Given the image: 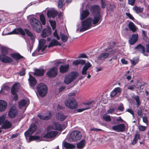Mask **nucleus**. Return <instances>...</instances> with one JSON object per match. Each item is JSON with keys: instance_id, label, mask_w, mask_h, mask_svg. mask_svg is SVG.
Segmentation results:
<instances>
[{"instance_id": "obj_8", "label": "nucleus", "mask_w": 149, "mask_h": 149, "mask_svg": "<svg viewBox=\"0 0 149 149\" xmlns=\"http://www.w3.org/2000/svg\"><path fill=\"white\" fill-rule=\"evenodd\" d=\"M81 137V132L78 130L73 131L71 132L70 135V138L74 141L80 139Z\"/></svg>"}, {"instance_id": "obj_44", "label": "nucleus", "mask_w": 149, "mask_h": 149, "mask_svg": "<svg viewBox=\"0 0 149 149\" xmlns=\"http://www.w3.org/2000/svg\"><path fill=\"white\" fill-rule=\"evenodd\" d=\"M103 119L106 122H108L111 120V118L109 115L104 114L102 116Z\"/></svg>"}, {"instance_id": "obj_12", "label": "nucleus", "mask_w": 149, "mask_h": 149, "mask_svg": "<svg viewBox=\"0 0 149 149\" xmlns=\"http://www.w3.org/2000/svg\"><path fill=\"white\" fill-rule=\"evenodd\" d=\"M90 10L93 14H100L101 9L100 6L97 5H94L90 7Z\"/></svg>"}, {"instance_id": "obj_37", "label": "nucleus", "mask_w": 149, "mask_h": 149, "mask_svg": "<svg viewBox=\"0 0 149 149\" xmlns=\"http://www.w3.org/2000/svg\"><path fill=\"white\" fill-rule=\"evenodd\" d=\"M28 136L29 137V142L33 141H40V137L39 136L31 135L29 136Z\"/></svg>"}, {"instance_id": "obj_26", "label": "nucleus", "mask_w": 149, "mask_h": 149, "mask_svg": "<svg viewBox=\"0 0 149 149\" xmlns=\"http://www.w3.org/2000/svg\"><path fill=\"white\" fill-rule=\"evenodd\" d=\"M90 13L89 10L87 9L82 11L81 13L80 19L81 20H83L86 18L89 15Z\"/></svg>"}, {"instance_id": "obj_17", "label": "nucleus", "mask_w": 149, "mask_h": 149, "mask_svg": "<svg viewBox=\"0 0 149 149\" xmlns=\"http://www.w3.org/2000/svg\"><path fill=\"white\" fill-rule=\"evenodd\" d=\"M138 35L137 33L133 34L129 40V43L130 45H133L138 40Z\"/></svg>"}, {"instance_id": "obj_23", "label": "nucleus", "mask_w": 149, "mask_h": 149, "mask_svg": "<svg viewBox=\"0 0 149 149\" xmlns=\"http://www.w3.org/2000/svg\"><path fill=\"white\" fill-rule=\"evenodd\" d=\"M12 124L8 120H6L4 121V123L1 126V128L7 129L11 127Z\"/></svg>"}, {"instance_id": "obj_5", "label": "nucleus", "mask_w": 149, "mask_h": 149, "mask_svg": "<svg viewBox=\"0 0 149 149\" xmlns=\"http://www.w3.org/2000/svg\"><path fill=\"white\" fill-rule=\"evenodd\" d=\"M92 19L88 17L82 22V27L80 29V32H83L91 28L92 26Z\"/></svg>"}, {"instance_id": "obj_64", "label": "nucleus", "mask_w": 149, "mask_h": 149, "mask_svg": "<svg viewBox=\"0 0 149 149\" xmlns=\"http://www.w3.org/2000/svg\"><path fill=\"white\" fill-rule=\"evenodd\" d=\"M77 93V92L76 91H72L71 93H69L68 94V95L69 96H74L76 95Z\"/></svg>"}, {"instance_id": "obj_2", "label": "nucleus", "mask_w": 149, "mask_h": 149, "mask_svg": "<svg viewBox=\"0 0 149 149\" xmlns=\"http://www.w3.org/2000/svg\"><path fill=\"white\" fill-rule=\"evenodd\" d=\"M24 31L21 28L15 29L9 33L10 34H18L20 33L22 35L24 36L25 33L26 35L29 37L31 40H33L34 38L33 34L28 29H24Z\"/></svg>"}, {"instance_id": "obj_14", "label": "nucleus", "mask_w": 149, "mask_h": 149, "mask_svg": "<svg viewBox=\"0 0 149 149\" xmlns=\"http://www.w3.org/2000/svg\"><path fill=\"white\" fill-rule=\"evenodd\" d=\"M94 101H88L86 102H84L83 104L85 105H88V106L85 108L80 109H77V111L78 112H81L84 110L92 108L93 107V105L92 104L93 102Z\"/></svg>"}, {"instance_id": "obj_60", "label": "nucleus", "mask_w": 149, "mask_h": 149, "mask_svg": "<svg viewBox=\"0 0 149 149\" xmlns=\"http://www.w3.org/2000/svg\"><path fill=\"white\" fill-rule=\"evenodd\" d=\"M45 42L46 40L45 39H41L39 40V44L44 45Z\"/></svg>"}, {"instance_id": "obj_30", "label": "nucleus", "mask_w": 149, "mask_h": 149, "mask_svg": "<svg viewBox=\"0 0 149 149\" xmlns=\"http://www.w3.org/2000/svg\"><path fill=\"white\" fill-rule=\"evenodd\" d=\"M61 44L58 41L55 39H53L52 40L48 46L49 47H52L54 46L60 45Z\"/></svg>"}, {"instance_id": "obj_31", "label": "nucleus", "mask_w": 149, "mask_h": 149, "mask_svg": "<svg viewBox=\"0 0 149 149\" xmlns=\"http://www.w3.org/2000/svg\"><path fill=\"white\" fill-rule=\"evenodd\" d=\"M10 56L13 58L16 61L24 58L23 56H21L19 53H18L11 54Z\"/></svg>"}, {"instance_id": "obj_49", "label": "nucleus", "mask_w": 149, "mask_h": 149, "mask_svg": "<svg viewBox=\"0 0 149 149\" xmlns=\"http://www.w3.org/2000/svg\"><path fill=\"white\" fill-rule=\"evenodd\" d=\"M51 26L53 30H54L56 27V22L54 21H51L50 22Z\"/></svg>"}, {"instance_id": "obj_21", "label": "nucleus", "mask_w": 149, "mask_h": 149, "mask_svg": "<svg viewBox=\"0 0 149 149\" xmlns=\"http://www.w3.org/2000/svg\"><path fill=\"white\" fill-rule=\"evenodd\" d=\"M121 91L122 89L121 88L119 87L116 88L111 92L110 96L111 97H113L118 94H120Z\"/></svg>"}, {"instance_id": "obj_47", "label": "nucleus", "mask_w": 149, "mask_h": 149, "mask_svg": "<svg viewBox=\"0 0 149 149\" xmlns=\"http://www.w3.org/2000/svg\"><path fill=\"white\" fill-rule=\"evenodd\" d=\"M58 116L60 120L61 121H63L67 117V116L60 113H58Z\"/></svg>"}, {"instance_id": "obj_41", "label": "nucleus", "mask_w": 149, "mask_h": 149, "mask_svg": "<svg viewBox=\"0 0 149 149\" xmlns=\"http://www.w3.org/2000/svg\"><path fill=\"white\" fill-rule=\"evenodd\" d=\"M128 27L133 32H135L136 30V28L134 23L132 22H130L128 24Z\"/></svg>"}, {"instance_id": "obj_35", "label": "nucleus", "mask_w": 149, "mask_h": 149, "mask_svg": "<svg viewBox=\"0 0 149 149\" xmlns=\"http://www.w3.org/2000/svg\"><path fill=\"white\" fill-rule=\"evenodd\" d=\"M140 138L141 136L140 134H135L134 135V138L131 142V144H132V145H135L137 143L138 140L140 139Z\"/></svg>"}, {"instance_id": "obj_62", "label": "nucleus", "mask_w": 149, "mask_h": 149, "mask_svg": "<svg viewBox=\"0 0 149 149\" xmlns=\"http://www.w3.org/2000/svg\"><path fill=\"white\" fill-rule=\"evenodd\" d=\"M87 56L85 54L81 53L80 54L79 56V58H87Z\"/></svg>"}, {"instance_id": "obj_39", "label": "nucleus", "mask_w": 149, "mask_h": 149, "mask_svg": "<svg viewBox=\"0 0 149 149\" xmlns=\"http://www.w3.org/2000/svg\"><path fill=\"white\" fill-rule=\"evenodd\" d=\"M115 8L116 6L114 4H111L110 3H108V5L107 6L106 8L107 10L110 11H112Z\"/></svg>"}, {"instance_id": "obj_18", "label": "nucleus", "mask_w": 149, "mask_h": 149, "mask_svg": "<svg viewBox=\"0 0 149 149\" xmlns=\"http://www.w3.org/2000/svg\"><path fill=\"white\" fill-rule=\"evenodd\" d=\"M28 81L30 86L32 88H34L37 83V81L36 78L32 75L29 74Z\"/></svg>"}, {"instance_id": "obj_56", "label": "nucleus", "mask_w": 149, "mask_h": 149, "mask_svg": "<svg viewBox=\"0 0 149 149\" xmlns=\"http://www.w3.org/2000/svg\"><path fill=\"white\" fill-rule=\"evenodd\" d=\"M144 84H145L143 83H141L139 84V86L137 87V88L141 90H143L144 88Z\"/></svg>"}, {"instance_id": "obj_7", "label": "nucleus", "mask_w": 149, "mask_h": 149, "mask_svg": "<svg viewBox=\"0 0 149 149\" xmlns=\"http://www.w3.org/2000/svg\"><path fill=\"white\" fill-rule=\"evenodd\" d=\"M65 105L70 109H75L78 107L76 100L73 98L68 99L65 101Z\"/></svg>"}, {"instance_id": "obj_25", "label": "nucleus", "mask_w": 149, "mask_h": 149, "mask_svg": "<svg viewBox=\"0 0 149 149\" xmlns=\"http://www.w3.org/2000/svg\"><path fill=\"white\" fill-rule=\"evenodd\" d=\"M51 127L53 130H61L62 129L61 125L58 122H54L51 126Z\"/></svg>"}, {"instance_id": "obj_38", "label": "nucleus", "mask_w": 149, "mask_h": 149, "mask_svg": "<svg viewBox=\"0 0 149 149\" xmlns=\"http://www.w3.org/2000/svg\"><path fill=\"white\" fill-rule=\"evenodd\" d=\"M64 147L66 149H73L75 147V146L66 142H65L63 145Z\"/></svg>"}, {"instance_id": "obj_40", "label": "nucleus", "mask_w": 149, "mask_h": 149, "mask_svg": "<svg viewBox=\"0 0 149 149\" xmlns=\"http://www.w3.org/2000/svg\"><path fill=\"white\" fill-rule=\"evenodd\" d=\"M60 35L61 40L64 42H67L68 39V36L65 35L63 33L61 32H60Z\"/></svg>"}, {"instance_id": "obj_53", "label": "nucleus", "mask_w": 149, "mask_h": 149, "mask_svg": "<svg viewBox=\"0 0 149 149\" xmlns=\"http://www.w3.org/2000/svg\"><path fill=\"white\" fill-rule=\"evenodd\" d=\"M84 66L83 67V68L86 69V70H88V69L90 68L91 66V64L89 62L85 63Z\"/></svg>"}, {"instance_id": "obj_32", "label": "nucleus", "mask_w": 149, "mask_h": 149, "mask_svg": "<svg viewBox=\"0 0 149 149\" xmlns=\"http://www.w3.org/2000/svg\"><path fill=\"white\" fill-rule=\"evenodd\" d=\"M19 84V83L17 82L15 83L12 86L11 90V92L13 95L16 94V92L17 91L18 88L17 86Z\"/></svg>"}, {"instance_id": "obj_51", "label": "nucleus", "mask_w": 149, "mask_h": 149, "mask_svg": "<svg viewBox=\"0 0 149 149\" xmlns=\"http://www.w3.org/2000/svg\"><path fill=\"white\" fill-rule=\"evenodd\" d=\"M6 118V117L5 115H2L1 116H0V125L3 123Z\"/></svg>"}, {"instance_id": "obj_63", "label": "nucleus", "mask_w": 149, "mask_h": 149, "mask_svg": "<svg viewBox=\"0 0 149 149\" xmlns=\"http://www.w3.org/2000/svg\"><path fill=\"white\" fill-rule=\"evenodd\" d=\"M43 46L44 45L39 44L37 50L38 52H39L40 50H41L42 52V49Z\"/></svg>"}, {"instance_id": "obj_59", "label": "nucleus", "mask_w": 149, "mask_h": 149, "mask_svg": "<svg viewBox=\"0 0 149 149\" xmlns=\"http://www.w3.org/2000/svg\"><path fill=\"white\" fill-rule=\"evenodd\" d=\"M126 15L127 16L128 18L130 19L133 20L134 18L133 16L130 13H126Z\"/></svg>"}, {"instance_id": "obj_27", "label": "nucleus", "mask_w": 149, "mask_h": 149, "mask_svg": "<svg viewBox=\"0 0 149 149\" xmlns=\"http://www.w3.org/2000/svg\"><path fill=\"white\" fill-rule=\"evenodd\" d=\"M85 63L86 61L84 60L79 59L74 61L72 64L73 66H77L79 65H83Z\"/></svg>"}, {"instance_id": "obj_1", "label": "nucleus", "mask_w": 149, "mask_h": 149, "mask_svg": "<svg viewBox=\"0 0 149 149\" xmlns=\"http://www.w3.org/2000/svg\"><path fill=\"white\" fill-rule=\"evenodd\" d=\"M1 54H0V60L4 63H12L13 60L9 57L6 56L8 54V50L6 47L2 46L1 47Z\"/></svg>"}, {"instance_id": "obj_55", "label": "nucleus", "mask_w": 149, "mask_h": 149, "mask_svg": "<svg viewBox=\"0 0 149 149\" xmlns=\"http://www.w3.org/2000/svg\"><path fill=\"white\" fill-rule=\"evenodd\" d=\"M53 35L54 37L56 38L57 40H59L60 39V37L57 33V31L56 29L55 30L54 33Z\"/></svg>"}, {"instance_id": "obj_4", "label": "nucleus", "mask_w": 149, "mask_h": 149, "mask_svg": "<svg viewBox=\"0 0 149 149\" xmlns=\"http://www.w3.org/2000/svg\"><path fill=\"white\" fill-rule=\"evenodd\" d=\"M29 21L30 23L35 31L38 33H39L42 28L40 22L34 17L31 18Z\"/></svg>"}, {"instance_id": "obj_29", "label": "nucleus", "mask_w": 149, "mask_h": 149, "mask_svg": "<svg viewBox=\"0 0 149 149\" xmlns=\"http://www.w3.org/2000/svg\"><path fill=\"white\" fill-rule=\"evenodd\" d=\"M86 143V140L82 139L77 144V148L78 149H82L85 146Z\"/></svg>"}, {"instance_id": "obj_9", "label": "nucleus", "mask_w": 149, "mask_h": 149, "mask_svg": "<svg viewBox=\"0 0 149 149\" xmlns=\"http://www.w3.org/2000/svg\"><path fill=\"white\" fill-rule=\"evenodd\" d=\"M18 114V111L16 107L12 106L10 109L8 114V117L11 119H12L16 117Z\"/></svg>"}, {"instance_id": "obj_57", "label": "nucleus", "mask_w": 149, "mask_h": 149, "mask_svg": "<svg viewBox=\"0 0 149 149\" xmlns=\"http://www.w3.org/2000/svg\"><path fill=\"white\" fill-rule=\"evenodd\" d=\"M52 117V114L50 112L49 113L48 115L44 116V120H47L49 119Z\"/></svg>"}, {"instance_id": "obj_13", "label": "nucleus", "mask_w": 149, "mask_h": 149, "mask_svg": "<svg viewBox=\"0 0 149 149\" xmlns=\"http://www.w3.org/2000/svg\"><path fill=\"white\" fill-rule=\"evenodd\" d=\"M125 125L124 124H120L117 125L113 126L112 129L117 132H123L125 130Z\"/></svg>"}, {"instance_id": "obj_46", "label": "nucleus", "mask_w": 149, "mask_h": 149, "mask_svg": "<svg viewBox=\"0 0 149 149\" xmlns=\"http://www.w3.org/2000/svg\"><path fill=\"white\" fill-rule=\"evenodd\" d=\"M40 18L42 24L45 25L46 23L45 19L44 16L43 14H41L40 15Z\"/></svg>"}, {"instance_id": "obj_20", "label": "nucleus", "mask_w": 149, "mask_h": 149, "mask_svg": "<svg viewBox=\"0 0 149 149\" xmlns=\"http://www.w3.org/2000/svg\"><path fill=\"white\" fill-rule=\"evenodd\" d=\"M110 55L109 53L104 52L102 53L97 57L98 61H104Z\"/></svg>"}, {"instance_id": "obj_10", "label": "nucleus", "mask_w": 149, "mask_h": 149, "mask_svg": "<svg viewBox=\"0 0 149 149\" xmlns=\"http://www.w3.org/2000/svg\"><path fill=\"white\" fill-rule=\"evenodd\" d=\"M36 125L35 124H32L30 126L29 129L24 133L26 136H29L32 134L36 130Z\"/></svg>"}, {"instance_id": "obj_3", "label": "nucleus", "mask_w": 149, "mask_h": 149, "mask_svg": "<svg viewBox=\"0 0 149 149\" xmlns=\"http://www.w3.org/2000/svg\"><path fill=\"white\" fill-rule=\"evenodd\" d=\"M36 89L39 95L42 97L46 95L48 90L47 86L42 83H40L36 86Z\"/></svg>"}, {"instance_id": "obj_36", "label": "nucleus", "mask_w": 149, "mask_h": 149, "mask_svg": "<svg viewBox=\"0 0 149 149\" xmlns=\"http://www.w3.org/2000/svg\"><path fill=\"white\" fill-rule=\"evenodd\" d=\"M133 10L136 13H141L143 12V8L140 6H138L136 5L132 8Z\"/></svg>"}, {"instance_id": "obj_52", "label": "nucleus", "mask_w": 149, "mask_h": 149, "mask_svg": "<svg viewBox=\"0 0 149 149\" xmlns=\"http://www.w3.org/2000/svg\"><path fill=\"white\" fill-rule=\"evenodd\" d=\"M130 62L132 65L134 66L138 63L139 60L137 59H134L133 60H131Z\"/></svg>"}, {"instance_id": "obj_54", "label": "nucleus", "mask_w": 149, "mask_h": 149, "mask_svg": "<svg viewBox=\"0 0 149 149\" xmlns=\"http://www.w3.org/2000/svg\"><path fill=\"white\" fill-rule=\"evenodd\" d=\"M137 113L138 116L140 117L141 118L143 117V114L142 110L141 108H140L137 111Z\"/></svg>"}, {"instance_id": "obj_48", "label": "nucleus", "mask_w": 149, "mask_h": 149, "mask_svg": "<svg viewBox=\"0 0 149 149\" xmlns=\"http://www.w3.org/2000/svg\"><path fill=\"white\" fill-rule=\"evenodd\" d=\"M25 69L22 68L21 69V70L18 73V74L21 76H24L25 74Z\"/></svg>"}, {"instance_id": "obj_24", "label": "nucleus", "mask_w": 149, "mask_h": 149, "mask_svg": "<svg viewBox=\"0 0 149 149\" xmlns=\"http://www.w3.org/2000/svg\"><path fill=\"white\" fill-rule=\"evenodd\" d=\"M69 69V65L67 64L65 65H61L59 68L60 72L61 73H64L68 72Z\"/></svg>"}, {"instance_id": "obj_43", "label": "nucleus", "mask_w": 149, "mask_h": 149, "mask_svg": "<svg viewBox=\"0 0 149 149\" xmlns=\"http://www.w3.org/2000/svg\"><path fill=\"white\" fill-rule=\"evenodd\" d=\"M108 5L106 0H101V6L102 9H104L106 8Z\"/></svg>"}, {"instance_id": "obj_45", "label": "nucleus", "mask_w": 149, "mask_h": 149, "mask_svg": "<svg viewBox=\"0 0 149 149\" xmlns=\"http://www.w3.org/2000/svg\"><path fill=\"white\" fill-rule=\"evenodd\" d=\"M134 98L136 102V105L137 107L139 106L141 104V102L139 98V96L138 95L135 96L134 97Z\"/></svg>"}, {"instance_id": "obj_33", "label": "nucleus", "mask_w": 149, "mask_h": 149, "mask_svg": "<svg viewBox=\"0 0 149 149\" xmlns=\"http://www.w3.org/2000/svg\"><path fill=\"white\" fill-rule=\"evenodd\" d=\"M34 74L37 76H42L44 72V70L41 69H36L34 70Z\"/></svg>"}, {"instance_id": "obj_42", "label": "nucleus", "mask_w": 149, "mask_h": 149, "mask_svg": "<svg viewBox=\"0 0 149 149\" xmlns=\"http://www.w3.org/2000/svg\"><path fill=\"white\" fill-rule=\"evenodd\" d=\"M27 104V101L25 100L22 99L19 103V106L20 109H21Z\"/></svg>"}, {"instance_id": "obj_34", "label": "nucleus", "mask_w": 149, "mask_h": 149, "mask_svg": "<svg viewBox=\"0 0 149 149\" xmlns=\"http://www.w3.org/2000/svg\"><path fill=\"white\" fill-rule=\"evenodd\" d=\"M51 34V31L45 28L43 29L41 36L43 38H46Z\"/></svg>"}, {"instance_id": "obj_61", "label": "nucleus", "mask_w": 149, "mask_h": 149, "mask_svg": "<svg viewBox=\"0 0 149 149\" xmlns=\"http://www.w3.org/2000/svg\"><path fill=\"white\" fill-rule=\"evenodd\" d=\"M146 127L142 125H141L139 127V130L141 131H143L145 130Z\"/></svg>"}, {"instance_id": "obj_11", "label": "nucleus", "mask_w": 149, "mask_h": 149, "mask_svg": "<svg viewBox=\"0 0 149 149\" xmlns=\"http://www.w3.org/2000/svg\"><path fill=\"white\" fill-rule=\"evenodd\" d=\"M58 69L56 67L51 68L47 72V75L50 78L55 77L57 75Z\"/></svg>"}, {"instance_id": "obj_6", "label": "nucleus", "mask_w": 149, "mask_h": 149, "mask_svg": "<svg viewBox=\"0 0 149 149\" xmlns=\"http://www.w3.org/2000/svg\"><path fill=\"white\" fill-rule=\"evenodd\" d=\"M79 75V73L77 72H72L70 74L66 76L65 78L64 82L67 84H69L75 79Z\"/></svg>"}, {"instance_id": "obj_28", "label": "nucleus", "mask_w": 149, "mask_h": 149, "mask_svg": "<svg viewBox=\"0 0 149 149\" xmlns=\"http://www.w3.org/2000/svg\"><path fill=\"white\" fill-rule=\"evenodd\" d=\"M7 104L5 101L0 100V111L5 110L7 107Z\"/></svg>"}, {"instance_id": "obj_58", "label": "nucleus", "mask_w": 149, "mask_h": 149, "mask_svg": "<svg viewBox=\"0 0 149 149\" xmlns=\"http://www.w3.org/2000/svg\"><path fill=\"white\" fill-rule=\"evenodd\" d=\"M136 0H128V4L132 6H134Z\"/></svg>"}, {"instance_id": "obj_15", "label": "nucleus", "mask_w": 149, "mask_h": 149, "mask_svg": "<svg viewBox=\"0 0 149 149\" xmlns=\"http://www.w3.org/2000/svg\"><path fill=\"white\" fill-rule=\"evenodd\" d=\"M58 134V132L57 131H49L45 134L43 137L47 139H51L56 136Z\"/></svg>"}, {"instance_id": "obj_22", "label": "nucleus", "mask_w": 149, "mask_h": 149, "mask_svg": "<svg viewBox=\"0 0 149 149\" xmlns=\"http://www.w3.org/2000/svg\"><path fill=\"white\" fill-rule=\"evenodd\" d=\"M58 14V12L55 10H48L47 13V17L49 18H54Z\"/></svg>"}, {"instance_id": "obj_50", "label": "nucleus", "mask_w": 149, "mask_h": 149, "mask_svg": "<svg viewBox=\"0 0 149 149\" xmlns=\"http://www.w3.org/2000/svg\"><path fill=\"white\" fill-rule=\"evenodd\" d=\"M65 0H59L58 3V7L61 8L63 6V2Z\"/></svg>"}, {"instance_id": "obj_16", "label": "nucleus", "mask_w": 149, "mask_h": 149, "mask_svg": "<svg viewBox=\"0 0 149 149\" xmlns=\"http://www.w3.org/2000/svg\"><path fill=\"white\" fill-rule=\"evenodd\" d=\"M102 16L101 14H95L92 19L93 23L94 25H98L102 21Z\"/></svg>"}, {"instance_id": "obj_19", "label": "nucleus", "mask_w": 149, "mask_h": 149, "mask_svg": "<svg viewBox=\"0 0 149 149\" xmlns=\"http://www.w3.org/2000/svg\"><path fill=\"white\" fill-rule=\"evenodd\" d=\"M134 49L141 53L143 54L144 55L146 56L145 54L146 51L145 48V47L141 44H139L137 45L134 47Z\"/></svg>"}]
</instances>
